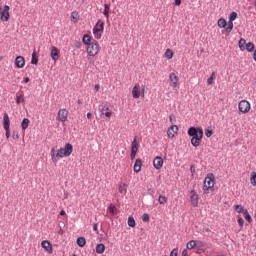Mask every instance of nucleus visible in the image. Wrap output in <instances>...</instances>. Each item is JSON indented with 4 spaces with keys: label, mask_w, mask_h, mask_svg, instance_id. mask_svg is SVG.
Masks as SVG:
<instances>
[{
    "label": "nucleus",
    "mask_w": 256,
    "mask_h": 256,
    "mask_svg": "<svg viewBox=\"0 0 256 256\" xmlns=\"http://www.w3.org/2000/svg\"><path fill=\"white\" fill-rule=\"evenodd\" d=\"M71 153H73V145L71 143H67L64 148H60L58 151H56L55 148H52L50 155L53 163H57L59 159L69 157Z\"/></svg>",
    "instance_id": "f257e3e1"
},
{
    "label": "nucleus",
    "mask_w": 256,
    "mask_h": 256,
    "mask_svg": "<svg viewBox=\"0 0 256 256\" xmlns=\"http://www.w3.org/2000/svg\"><path fill=\"white\" fill-rule=\"evenodd\" d=\"M188 135L189 137H192L191 145H193V147H199V145H201V140L203 139V129L190 127L188 129Z\"/></svg>",
    "instance_id": "f03ea898"
},
{
    "label": "nucleus",
    "mask_w": 256,
    "mask_h": 256,
    "mask_svg": "<svg viewBox=\"0 0 256 256\" xmlns=\"http://www.w3.org/2000/svg\"><path fill=\"white\" fill-rule=\"evenodd\" d=\"M213 187H215V176L213 174H209L204 179L203 191L206 194L213 193Z\"/></svg>",
    "instance_id": "7ed1b4c3"
},
{
    "label": "nucleus",
    "mask_w": 256,
    "mask_h": 256,
    "mask_svg": "<svg viewBox=\"0 0 256 256\" xmlns=\"http://www.w3.org/2000/svg\"><path fill=\"white\" fill-rule=\"evenodd\" d=\"M104 29H105V22H103V20H98L96 25L93 28L95 39H101V37H103Z\"/></svg>",
    "instance_id": "20e7f679"
},
{
    "label": "nucleus",
    "mask_w": 256,
    "mask_h": 256,
    "mask_svg": "<svg viewBox=\"0 0 256 256\" xmlns=\"http://www.w3.org/2000/svg\"><path fill=\"white\" fill-rule=\"evenodd\" d=\"M10 10L11 8L9 5H4V7L0 5V21L7 23V21L11 19V13H9Z\"/></svg>",
    "instance_id": "39448f33"
},
{
    "label": "nucleus",
    "mask_w": 256,
    "mask_h": 256,
    "mask_svg": "<svg viewBox=\"0 0 256 256\" xmlns=\"http://www.w3.org/2000/svg\"><path fill=\"white\" fill-rule=\"evenodd\" d=\"M101 47L99 46V43H97L96 41L91 42L86 51L88 53V55H90V57H95L96 55L99 54Z\"/></svg>",
    "instance_id": "423d86ee"
},
{
    "label": "nucleus",
    "mask_w": 256,
    "mask_h": 256,
    "mask_svg": "<svg viewBox=\"0 0 256 256\" xmlns=\"http://www.w3.org/2000/svg\"><path fill=\"white\" fill-rule=\"evenodd\" d=\"M139 137L135 136L132 143H131V153H130V159L133 161L135 157H137V151H139Z\"/></svg>",
    "instance_id": "0eeeda50"
},
{
    "label": "nucleus",
    "mask_w": 256,
    "mask_h": 256,
    "mask_svg": "<svg viewBox=\"0 0 256 256\" xmlns=\"http://www.w3.org/2000/svg\"><path fill=\"white\" fill-rule=\"evenodd\" d=\"M139 84H136L132 89L133 99H139V97H145V86H142V89Z\"/></svg>",
    "instance_id": "6e6552de"
},
{
    "label": "nucleus",
    "mask_w": 256,
    "mask_h": 256,
    "mask_svg": "<svg viewBox=\"0 0 256 256\" xmlns=\"http://www.w3.org/2000/svg\"><path fill=\"white\" fill-rule=\"evenodd\" d=\"M240 113L247 114L251 111V103L247 100H241L238 104Z\"/></svg>",
    "instance_id": "1a4fd4ad"
},
{
    "label": "nucleus",
    "mask_w": 256,
    "mask_h": 256,
    "mask_svg": "<svg viewBox=\"0 0 256 256\" xmlns=\"http://www.w3.org/2000/svg\"><path fill=\"white\" fill-rule=\"evenodd\" d=\"M69 117V111L67 109L63 108L58 111L56 121H60L61 123H65L67 121V118Z\"/></svg>",
    "instance_id": "9d476101"
},
{
    "label": "nucleus",
    "mask_w": 256,
    "mask_h": 256,
    "mask_svg": "<svg viewBox=\"0 0 256 256\" xmlns=\"http://www.w3.org/2000/svg\"><path fill=\"white\" fill-rule=\"evenodd\" d=\"M169 85L173 89H177V87H179V77L174 72L169 74Z\"/></svg>",
    "instance_id": "9b49d317"
},
{
    "label": "nucleus",
    "mask_w": 256,
    "mask_h": 256,
    "mask_svg": "<svg viewBox=\"0 0 256 256\" xmlns=\"http://www.w3.org/2000/svg\"><path fill=\"white\" fill-rule=\"evenodd\" d=\"M190 202L192 207H197L199 205V194H197L195 190L190 192Z\"/></svg>",
    "instance_id": "f8f14e48"
},
{
    "label": "nucleus",
    "mask_w": 256,
    "mask_h": 256,
    "mask_svg": "<svg viewBox=\"0 0 256 256\" xmlns=\"http://www.w3.org/2000/svg\"><path fill=\"white\" fill-rule=\"evenodd\" d=\"M179 127L177 125H172L168 128L167 135L169 139H173L177 135Z\"/></svg>",
    "instance_id": "ddd939ff"
},
{
    "label": "nucleus",
    "mask_w": 256,
    "mask_h": 256,
    "mask_svg": "<svg viewBox=\"0 0 256 256\" xmlns=\"http://www.w3.org/2000/svg\"><path fill=\"white\" fill-rule=\"evenodd\" d=\"M41 247L42 249H45L47 253H53V245L51 244V242L43 240L41 242Z\"/></svg>",
    "instance_id": "4468645a"
},
{
    "label": "nucleus",
    "mask_w": 256,
    "mask_h": 256,
    "mask_svg": "<svg viewBox=\"0 0 256 256\" xmlns=\"http://www.w3.org/2000/svg\"><path fill=\"white\" fill-rule=\"evenodd\" d=\"M14 63L17 69H23L25 67V58L23 56H17Z\"/></svg>",
    "instance_id": "2eb2a0df"
},
{
    "label": "nucleus",
    "mask_w": 256,
    "mask_h": 256,
    "mask_svg": "<svg viewBox=\"0 0 256 256\" xmlns=\"http://www.w3.org/2000/svg\"><path fill=\"white\" fill-rule=\"evenodd\" d=\"M101 115H104L107 119H111V116L113 115V111H111V109H109L108 105H105L101 109Z\"/></svg>",
    "instance_id": "dca6fc26"
},
{
    "label": "nucleus",
    "mask_w": 256,
    "mask_h": 256,
    "mask_svg": "<svg viewBox=\"0 0 256 256\" xmlns=\"http://www.w3.org/2000/svg\"><path fill=\"white\" fill-rule=\"evenodd\" d=\"M153 166L159 170L163 167V158L157 156L155 157L154 161H153Z\"/></svg>",
    "instance_id": "f3484780"
},
{
    "label": "nucleus",
    "mask_w": 256,
    "mask_h": 256,
    "mask_svg": "<svg viewBox=\"0 0 256 256\" xmlns=\"http://www.w3.org/2000/svg\"><path fill=\"white\" fill-rule=\"evenodd\" d=\"M3 127L4 129H10L11 127V120L9 119V114L4 113L3 116Z\"/></svg>",
    "instance_id": "a211bd4d"
},
{
    "label": "nucleus",
    "mask_w": 256,
    "mask_h": 256,
    "mask_svg": "<svg viewBox=\"0 0 256 256\" xmlns=\"http://www.w3.org/2000/svg\"><path fill=\"white\" fill-rule=\"evenodd\" d=\"M51 58L53 61H57V59H59V49L55 46L51 47Z\"/></svg>",
    "instance_id": "6ab92c4d"
},
{
    "label": "nucleus",
    "mask_w": 256,
    "mask_h": 256,
    "mask_svg": "<svg viewBox=\"0 0 256 256\" xmlns=\"http://www.w3.org/2000/svg\"><path fill=\"white\" fill-rule=\"evenodd\" d=\"M141 167H143V161L138 158L134 163V172L139 173L141 171Z\"/></svg>",
    "instance_id": "aec40b11"
},
{
    "label": "nucleus",
    "mask_w": 256,
    "mask_h": 256,
    "mask_svg": "<svg viewBox=\"0 0 256 256\" xmlns=\"http://www.w3.org/2000/svg\"><path fill=\"white\" fill-rule=\"evenodd\" d=\"M118 191L121 193V195H127V184L121 183L118 187Z\"/></svg>",
    "instance_id": "412c9836"
},
{
    "label": "nucleus",
    "mask_w": 256,
    "mask_h": 256,
    "mask_svg": "<svg viewBox=\"0 0 256 256\" xmlns=\"http://www.w3.org/2000/svg\"><path fill=\"white\" fill-rule=\"evenodd\" d=\"M111 11V6L109 4H104L103 15L106 19H109V12Z\"/></svg>",
    "instance_id": "4be33fe9"
},
{
    "label": "nucleus",
    "mask_w": 256,
    "mask_h": 256,
    "mask_svg": "<svg viewBox=\"0 0 256 256\" xmlns=\"http://www.w3.org/2000/svg\"><path fill=\"white\" fill-rule=\"evenodd\" d=\"M71 21L72 23H79V13L77 11L71 13Z\"/></svg>",
    "instance_id": "5701e85b"
},
{
    "label": "nucleus",
    "mask_w": 256,
    "mask_h": 256,
    "mask_svg": "<svg viewBox=\"0 0 256 256\" xmlns=\"http://www.w3.org/2000/svg\"><path fill=\"white\" fill-rule=\"evenodd\" d=\"M30 123H31V121L29 120V118H24L22 120L21 128L23 129V131H25V129H27L29 127Z\"/></svg>",
    "instance_id": "b1692460"
},
{
    "label": "nucleus",
    "mask_w": 256,
    "mask_h": 256,
    "mask_svg": "<svg viewBox=\"0 0 256 256\" xmlns=\"http://www.w3.org/2000/svg\"><path fill=\"white\" fill-rule=\"evenodd\" d=\"M96 253H98L99 255L105 253V244H98L96 246Z\"/></svg>",
    "instance_id": "393cba45"
},
{
    "label": "nucleus",
    "mask_w": 256,
    "mask_h": 256,
    "mask_svg": "<svg viewBox=\"0 0 256 256\" xmlns=\"http://www.w3.org/2000/svg\"><path fill=\"white\" fill-rule=\"evenodd\" d=\"M173 55H174L173 50H171L169 48L166 49V51L164 53V56L166 59H173Z\"/></svg>",
    "instance_id": "a878e982"
},
{
    "label": "nucleus",
    "mask_w": 256,
    "mask_h": 256,
    "mask_svg": "<svg viewBox=\"0 0 256 256\" xmlns=\"http://www.w3.org/2000/svg\"><path fill=\"white\" fill-rule=\"evenodd\" d=\"M78 247H83L84 245L87 244V241L85 240L84 237H79L76 241Z\"/></svg>",
    "instance_id": "bb28decb"
},
{
    "label": "nucleus",
    "mask_w": 256,
    "mask_h": 256,
    "mask_svg": "<svg viewBox=\"0 0 256 256\" xmlns=\"http://www.w3.org/2000/svg\"><path fill=\"white\" fill-rule=\"evenodd\" d=\"M218 27H220L221 29H225V27H227V21L223 18H220L218 20Z\"/></svg>",
    "instance_id": "cd10ccee"
},
{
    "label": "nucleus",
    "mask_w": 256,
    "mask_h": 256,
    "mask_svg": "<svg viewBox=\"0 0 256 256\" xmlns=\"http://www.w3.org/2000/svg\"><path fill=\"white\" fill-rule=\"evenodd\" d=\"M84 45H91V36L85 34L82 39Z\"/></svg>",
    "instance_id": "c85d7f7f"
},
{
    "label": "nucleus",
    "mask_w": 256,
    "mask_h": 256,
    "mask_svg": "<svg viewBox=\"0 0 256 256\" xmlns=\"http://www.w3.org/2000/svg\"><path fill=\"white\" fill-rule=\"evenodd\" d=\"M38 63H39V58H37V53L33 52L32 53L31 64L32 65H37Z\"/></svg>",
    "instance_id": "c756f323"
},
{
    "label": "nucleus",
    "mask_w": 256,
    "mask_h": 256,
    "mask_svg": "<svg viewBox=\"0 0 256 256\" xmlns=\"http://www.w3.org/2000/svg\"><path fill=\"white\" fill-rule=\"evenodd\" d=\"M108 211L109 213H111V215H117V207H115V205L110 204V206L108 207Z\"/></svg>",
    "instance_id": "7c9ffc66"
},
{
    "label": "nucleus",
    "mask_w": 256,
    "mask_h": 256,
    "mask_svg": "<svg viewBox=\"0 0 256 256\" xmlns=\"http://www.w3.org/2000/svg\"><path fill=\"white\" fill-rule=\"evenodd\" d=\"M245 45H247V41L243 38L239 40V48L241 51H245Z\"/></svg>",
    "instance_id": "2f4dec72"
},
{
    "label": "nucleus",
    "mask_w": 256,
    "mask_h": 256,
    "mask_svg": "<svg viewBox=\"0 0 256 256\" xmlns=\"http://www.w3.org/2000/svg\"><path fill=\"white\" fill-rule=\"evenodd\" d=\"M217 78L215 72H212L211 76L207 79V85H211L213 81Z\"/></svg>",
    "instance_id": "473e14b6"
},
{
    "label": "nucleus",
    "mask_w": 256,
    "mask_h": 256,
    "mask_svg": "<svg viewBox=\"0 0 256 256\" xmlns=\"http://www.w3.org/2000/svg\"><path fill=\"white\" fill-rule=\"evenodd\" d=\"M250 183L253 187H256V172H251Z\"/></svg>",
    "instance_id": "72a5a7b5"
},
{
    "label": "nucleus",
    "mask_w": 256,
    "mask_h": 256,
    "mask_svg": "<svg viewBox=\"0 0 256 256\" xmlns=\"http://www.w3.org/2000/svg\"><path fill=\"white\" fill-rule=\"evenodd\" d=\"M254 49H255V44H253V42H249L246 44V50L249 51V53L254 51Z\"/></svg>",
    "instance_id": "f704fd0d"
},
{
    "label": "nucleus",
    "mask_w": 256,
    "mask_h": 256,
    "mask_svg": "<svg viewBox=\"0 0 256 256\" xmlns=\"http://www.w3.org/2000/svg\"><path fill=\"white\" fill-rule=\"evenodd\" d=\"M25 102V97L23 94H20L19 96L16 97V103L17 105H21V103Z\"/></svg>",
    "instance_id": "c9c22d12"
},
{
    "label": "nucleus",
    "mask_w": 256,
    "mask_h": 256,
    "mask_svg": "<svg viewBox=\"0 0 256 256\" xmlns=\"http://www.w3.org/2000/svg\"><path fill=\"white\" fill-rule=\"evenodd\" d=\"M158 203H159L160 205H165V203H167V197H165V196H163V195H160V196L158 197Z\"/></svg>",
    "instance_id": "e433bc0d"
},
{
    "label": "nucleus",
    "mask_w": 256,
    "mask_h": 256,
    "mask_svg": "<svg viewBox=\"0 0 256 256\" xmlns=\"http://www.w3.org/2000/svg\"><path fill=\"white\" fill-rule=\"evenodd\" d=\"M243 215H244V218L246 219V221H248V223H251L253 221V218H251L249 211L245 210Z\"/></svg>",
    "instance_id": "4c0bfd02"
},
{
    "label": "nucleus",
    "mask_w": 256,
    "mask_h": 256,
    "mask_svg": "<svg viewBox=\"0 0 256 256\" xmlns=\"http://www.w3.org/2000/svg\"><path fill=\"white\" fill-rule=\"evenodd\" d=\"M234 210H235L237 213H243V214H244V211H245V209L243 208L242 205H234Z\"/></svg>",
    "instance_id": "58836bf2"
},
{
    "label": "nucleus",
    "mask_w": 256,
    "mask_h": 256,
    "mask_svg": "<svg viewBox=\"0 0 256 256\" xmlns=\"http://www.w3.org/2000/svg\"><path fill=\"white\" fill-rule=\"evenodd\" d=\"M187 249L191 250V249H195L196 244H195V240H191L186 244Z\"/></svg>",
    "instance_id": "ea45409f"
},
{
    "label": "nucleus",
    "mask_w": 256,
    "mask_h": 256,
    "mask_svg": "<svg viewBox=\"0 0 256 256\" xmlns=\"http://www.w3.org/2000/svg\"><path fill=\"white\" fill-rule=\"evenodd\" d=\"M135 225H136V223H135V218H133V217H129L128 218V226L129 227H135Z\"/></svg>",
    "instance_id": "a19ab883"
},
{
    "label": "nucleus",
    "mask_w": 256,
    "mask_h": 256,
    "mask_svg": "<svg viewBox=\"0 0 256 256\" xmlns=\"http://www.w3.org/2000/svg\"><path fill=\"white\" fill-rule=\"evenodd\" d=\"M231 31H233V22L229 20L228 26L226 27V32L231 33Z\"/></svg>",
    "instance_id": "79ce46f5"
},
{
    "label": "nucleus",
    "mask_w": 256,
    "mask_h": 256,
    "mask_svg": "<svg viewBox=\"0 0 256 256\" xmlns=\"http://www.w3.org/2000/svg\"><path fill=\"white\" fill-rule=\"evenodd\" d=\"M237 19V12H232L229 16V21L234 22Z\"/></svg>",
    "instance_id": "37998d69"
},
{
    "label": "nucleus",
    "mask_w": 256,
    "mask_h": 256,
    "mask_svg": "<svg viewBox=\"0 0 256 256\" xmlns=\"http://www.w3.org/2000/svg\"><path fill=\"white\" fill-rule=\"evenodd\" d=\"M205 135H206V137H211L213 135V129L207 128L205 130Z\"/></svg>",
    "instance_id": "c03bdc74"
},
{
    "label": "nucleus",
    "mask_w": 256,
    "mask_h": 256,
    "mask_svg": "<svg viewBox=\"0 0 256 256\" xmlns=\"http://www.w3.org/2000/svg\"><path fill=\"white\" fill-rule=\"evenodd\" d=\"M195 245L198 248L205 247V243H203V241H199V240L195 241Z\"/></svg>",
    "instance_id": "a18cd8bd"
},
{
    "label": "nucleus",
    "mask_w": 256,
    "mask_h": 256,
    "mask_svg": "<svg viewBox=\"0 0 256 256\" xmlns=\"http://www.w3.org/2000/svg\"><path fill=\"white\" fill-rule=\"evenodd\" d=\"M178 255H179V249L177 248H174L170 253V256H178Z\"/></svg>",
    "instance_id": "49530a36"
},
{
    "label": "nucleus",
    "mask_w": 256,
    "mask_h": 256,
    "mask_svg": "<svg viewBox=\"0 0 256 256\" xmlns=\"http://www.w3.org/2000/svg\"><path fill=\"white\" fill-rule=\"evenodd\" d=\"M142 221H144V223L149 222V214H143Z\"/></svg>",
    "instance_id": "de8ad7c7"
},
{
    "label": "nucleus",
    "mask_w": 256,
    "mask_h": 256,
    "mask_svg": "<svg viewBox=\"0 0 256 256\" xmlns=\"http://www.w3.org/2000/svg\"><path fill=\"white\" fill-rule=\"evenodd\" d=\"M4 129L6 131V133H5L6 139H9V137H11V130L9 128H4Z\"/></svg>",
    "instance_id": "09e8293b"
},
{
    "label": "nucleus",
    "mask_w": 256,
    "mask_h": 256,
    "mask_svg": "<svg viewBox=\"0 0 256 256\" xmlns=\"http://www.w3.org/2000/svg\"><path fill=\"white\" fill-rule=\"evenodd\" d=\"M12 139H15V140L19 139V133L16 132V131H14V132L12 133Z\"/></svg>",
    "instance_id": "8fccbe9b"
},
{
    "label": "nucleus",
    "mask_w": 256,
    "mask_h": 256,
    "mask_svg": "<svg viewBox=\"0 0 256 256\" xmlns=\"http://www.w3.org/2000/svg\"><path fill=\"white\" fill-rule=\"evenodd\" d=\"M244 223H245V220H243V218H238V224L240 225V227H243V225H244Z\"/></svg>",
    "instance_id": "3c124183"
},
{
    "label": "nucleus",
    "mask_w": 256,
    "mask_h": 256,
    "mask_svg": "<svg viewBox=\"0 0 256 256\" xmlns=\"http://www.w3.org/2000/svg\"><path fill=\"white\" fill-rule=\"evenodd\" d=\"M99 89H101V86L99 84H95V86H94L95 93H97L99 91Z\"/></svg>",
    "instance_id": "603ef678"
},
{
    "label": "nucleus",
    "mask_w": 256,
    "mask_h": 256,
    "mask_svg": "<svg viewBox=\"0 0 256 256\" xmlns=\"http://www.w3.org/2000/svg\"><path fill=\"white\" fill-rule=\"evenodd\" d=\"M182 256H189V250L184 249V250L182 251Z\"/></svg>",
    "instance_id": "864d4df0"
},
{
    "label": "nucleus",
    "mask_w": 256,
    "mask_h": 256,
    "mask_svg": "<svg viewBox=\"0 0 256 256\" xmlns=\"http://www.w3.org/2000/svg\"><path fill=\"white\" fill-rule=\"evenodd\" d=\"M190 171H191V174H192V175H195V167H194V166H191V167H190Z\"/></svg>",
    "instance_id": "5fc2aeb1"
},
{
    "label": "nucleus",
    "mask_w": 256,
    "mask_h": 256,
    "mask_svg": "<svg viewBox=\"0 0 256 256\" xmlns=\"http://www.w3.org/2000/svg\"><path fill=\"white\" fill-rule=\"evenodd\" d=\"M93 118V114H91V112L87 113V119H92Z\"/></svg>",
    "instance_id": "6e6d98bb"
},
{
    "label": "nucleus",
    "mask_w": 256,
    "mask_h": 256,
    "mask_svg": "<svg viewBox=\"0 0 256 256\" xmlns=\"http://www.w3.org/2000/svg\"><path fill=\"white\" fill-rule=\"evenodd\" d=\"M175 5H176V6L181 5V0H175Z\"/></svg>",
    "instance_id": "4d7b16f0"
},
{
    "label": "nucleus",
    "mask_w": 256,
    "mask_h": 256,
    "mask_svg": "<svg viewBox=\"0 0 256 256\" xmlns=\"http://www.w3.org/2000/svg\"><path fill=\"white\" fill-rule=\"evenodd\" d=\"M31 81V79H29V77L24 78V83H29Z\"/></svg>",
    "instance_id": "13d9d810"
},
{
    "label": "nucleus",
    "mask_w": 256,
    "mask_h": 256,
    "mask_svg": "<svg viewBox=\"0 0 256 256\" xmlns=\"http://www.w3.org/2000/svg\"><path fill=\"white\" fill-rule=\"evenodd\" d=\"M60 215H61L62 217L65 216V215H66L65 210H61V211H60Z\"/></svg>",
    "instance_id": "bf43d9fd"
},
{
    "label": "nucleus",
    "mask_w": 256,
    "mask_h": 256,
    "mask_svg": "<svg viewBox=\"0 0 256 256\" xmlns=\"http://www.w3.org/2000/svg\"><path fill=\"white\" fill-rule=\"evenodd\" d=\"M93 231H98L97 224L93 225Z\"/></svg>",
    "instance_id": "052dcab7"
},
{
    "label": "nucleus",
    "mask_w": 256,
    "mask_h": 256,
    "mask_svg": "<svg viewBox=\"0 0 256 256\" xmlns=\"http://www.w3.org/2000/svg\"><path fill=\"white\" fill-rule=\"evenodd\" d=\"M58 233H59V235H63V233H64L63 229H60V230L58 231Z\"/></svg>",
    "instance_id": "680f3d73"
},
{
    "label": "nucleus",
    "mask_w": 256,
    "mask_h": 256,
    "mask_svg": "<svg viewBox=\"0 0 256 256\" xmlns=\"http://www.w3.org/2000/svg\"><path fill=\"white\" fill-rule=\"evenodd\" d=\"M173 117H175V116L170 115V117H169L170 121H173Z\"/></svg>",
    "instance_id": "e2e57ef3"
},
{
    "label": "nucleus",
    "mask_w": 256,
    "mask_h": 256,
    "mask_svg": "<svg viewBox=\"0 0 256 256\" xmlns=\"http://www.w3.org/2000/svg\"><path fill=\"white\" fill-rule=\"evenodd\" d=\"M77 103H78V105H81L82 102H81V100H78Z\"/></svg>",
    "instance_id": "0e129e2a"
},
{
    "label": "nucleus",
    "mask_w": 256,
    "mask_h": 256,
    "mask_svg": "<svg viewBox=\"0 0 256 256\" xmlns=\"http://www.w3.org/2000/svg\"><path fill=\"white\" fill-rule=\"evenodd\" d=\"M207 232H209V229H206Z\"/></svg>",
    "instance_id": "69168bd1"
}]
</instances>
